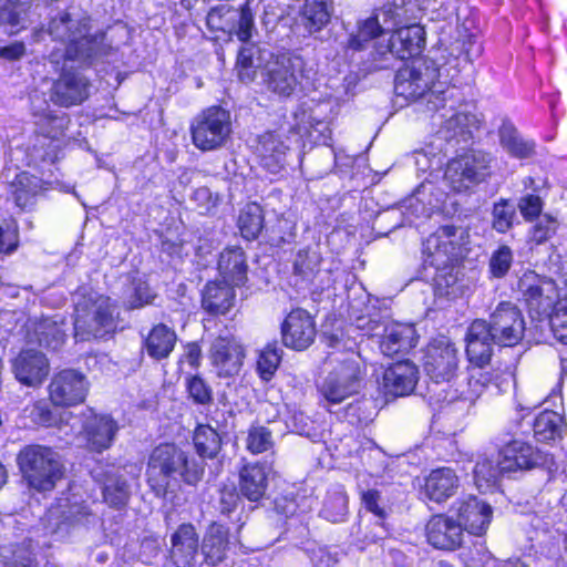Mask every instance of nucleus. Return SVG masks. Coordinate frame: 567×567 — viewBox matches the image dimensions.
<instances>
[{
	"label": "nucleus",
	"instance_id": "obj_8",
	"mask_svg": "<svg viewBox=\"0 0 567 567\" xmlns=\"http://www.w3.org/2000/svg\"><path fill=\"white\" fill-rule=\"evenodd\" d=\"M332 361H338L339 365L323 380L320 392L328 402L337 404L358 392L361 370L354 352L347 353L343 360L333 358Z\"/></svg>",
	"mask_w": 567,
	"mask_h": 567
},
{
	"label": "nucleus",
	"instance_id": "obj_23",
	"mask_svg": "<svg viewBox=\"0 0 567 567\" xmlns=\"http://www.w3.org/2000/svg\"><path fill=\"white\" fill-rule=\"evenodd\" d=\"M171 557L176 567H202L198 534L190 523L178 526L171 537Z\"/></svg>",
	"mask_w": 567,
	"mask_h": 567
},
{
	"label": "nucleus",
	"instance_id": "obj_45",
	"mask_svg": "<svg viewBox=\"0 0 567 567\" xmlns=\"http://www.w3.org/2000/svg\"><path fill=\"white\" fill-rule=\"evenodd\" d=\"M321 264L320 254L312 248L298 250L292 262V274L302 281H310L319 272Z\"/></svg>",
	"mask_w": 567,
	"mask_h": 567
},
{
	"label": "nucleus",
	"instance_id": "obj_10",
	"mask_svg": "<svg viewBox=\"0 0 567 567\" xmlns=\"http://www.w3.org/2000/svg\"><path fill=\"white\" fill-rule=\"evenodd\" d=\"M246 4L234 8L228 3L213 8L207 14V25L212 30L235 33L241 42H248L255 29L254 14Z\"/></svg>",
	"mask_w": 567,
	"mask_h": 567
},
{
	"label": "nucleus",
	"instance_id": "obj_14",
	"mask_svg": "<svg viewBox=\"0 0 567 567\" xmlns=\"http://www.w3.org/2000/svg\"><path fill=\"white\" fill-rule=\"evenodd\" d=\"M465 230L462 227L445 225L430 235L423 244L425 262L434 268L446 266L456 258V248L462 244Z\"/></svg>",
	"mask_w": 567,
	"mask_h": 567
},
{
	"label": "nucleus",
	"instance_id": "obj_44",
	"mask_svg": "<svg viewBox=\"0 0 567 567\" xmlns=\"http://www.w3.org/2000/svg\"><path fill=\"white\" fill-rule=\"evenodd\" d=\"M332 14L328 2H305L300 11V22L310 32L320 31L328 24Z\"/></svg>",
	"mask_w": 567,
	"mask_h": 567
},
{
	"label": "nucleus",
	"instance_id": "obj_51",
	"mask_svg": "<svg viewBox=\"0 0 567 567\" xmlns=\"http://www.w3.org/2000/svg\"><path fill=\"white\" fill-rule=\"evenodd\" d=\"M274 445L272 433L266 426L251 425L246 439V449L252 454H260Z\"/></svg>",
	"mask_w": 567,
	"mask_h": 567
},
{
	"label": "nucleus",
	"instance_id": "obj_64",
	"mask_svg": "<svg viewBox=\"0 0 567 567\" xmlns=\"http://www.w3.org/2000/svg\"><path fill=\"white\" fill-rule=\"evenodd\" d=\"M193 199L197 203L199 208L209 210L218 203V196L214 195L208 187H199L193 193Z\"/></svg>",
	"mask_w": 567,
	"mask_h": 567
},
{
	"label": "nucleus",
	"instance_id": "obj_6",
	"mask_svg": "<svg viewBox=\"0 0 567 567\" xmlns=\"http://www.w3.org/2000/svg\"><path fill=\"white\" fill-rule=\"evenodd\" d=\"M193 145L202 152L224 147L231 134V120L228 111L210 106L197 114L190 123Z\"/></svg>",
	"mask_w": 567,
	"mask_h": 567
},
{
	"label": "nucleus",
	"instance_id": "obj_43",
	"mask_svg": "<svg viewBox=\"0 0 567 567\" xmlns=\"http://www.w3.org/2000/svg\"><path fill=\"white\" fill-rule=\"evenodd\" d=\"M507 474L502 468V461L498 457L496 463L486 457H480L474 467V482L478 489L487 491L497 485L502 475Z\"/></svg>",
	"mask_w": 567,
	"mask_h": 567
},
{
	"label": "nucleus",
	"instance_id": "obj_37",
	"mask_svg": "<svg viewBox=\"0 0 567 567\" xmlns=\"http://www.w3.org/2000/svg\"><path fill=\"white\" fill-rule=\"evenodd\" d=\"M270 52L260 49L258 45L248 43L240 49L237 56V72L241 82L249 83L256 79L257 70L262 68Z\"/></svg>",
	"mask_w": 567,
	"mask_h": 567
},
{
	"label": "nucleus",
	"instance_id": "obj_47",
	"mask_svg": "<svg viewBox=\"0 0 567 567\" xmlns=\"http://www.w3.org/2000/svg\"><path fill=\"white\" fill-rule=\"evenodd\" d=\"M238 227L248 240L258 237L264 228V214L261 207L256 203L247 204L240 212L238 217Z\"/></svg>",
	"mask_w": 567,
	"mask_h": 567
},
{
	"label": "nucleus",
	"instance_id": "obj_22",
	"mask_svg": "<svg viewBox=\"0 0 567 567\" xmlns=\"http://www.w3.org/2000/svg\"><path fill=\"white\" fill-rule=\"evenodd\" d=\"M465 352L472 365L491 363L494 346L497 344L496 337L487 324V320H474L466 332Z\"/></svg>",
	"mask_w": 567,
	"mask_h": 567
},
{
	"label": "nucleus",
	"instance_id": "obj_31",
	"mask_svg": "<svg viewBox=\"0 0 567 567\" xmlns=\"http://www.w3.org/2000/svg\"><path fill=\"white\" fill-rule=\"evenodd\" d=\"M458 486L456 473L450 467H440L431 471L425 477L422 492L430 501L442 503L452 497Z\"/></svg>",
	"mask_w": 567,
	"mask_h": 567
},
{
	"label": "nucleus",
	"instance_id": "obj_54",
	"mask_svg": "<svg viewBox=\"0 0 567 567\" xmlns=\"http://www.w3.org/2000/svg\"><path fill=\"white\" fill-rule=\"evenodd\" d=\"M513 264L512 249L503 245L496 249L489 258V272L494 278H503L507 275Z\"/></svg>",
	"mask_w": 567,
	"mask_h": 567
},
{
	"label": "nucleus",
	"instance_id": "obj_24",
	"mask_svg": "<svg viewBox=\"0 0 567 567\" xmlns=\"http://www.w3.org/2000/svg\"><path fill=\"white\" fill-rule=\"evenodd\" d=\"M118 431V425L109 415H93L83 424L82 435L87 450L96 453L111 447Z\"/></svg>",
	"mask_w": 567,
	"mask_h": 567
},
{
	"label": "nucleus",
	"instance_id": "obj_38",
	"mask_svg": "<svg viewBox=\"0 0 567 567\" xmlns=\"http://www.w3.org/2000/svg\"><path fill=\"white\" fill-rule=\"evenodd\" d=\"M131 494V485L123 473L112 471L105 474L102 495L110 507L117 509L125 507Z\"/></svg>",
	"mask_w": 567,
	"mask_h": 567
},
{
	"label": "nucleus",
	"instance_id": "obj_42",
	"mask_svg": "<svg viewBox=\"0 0 567 567\" xmlns=\"http://www.w3.org/2000/svg\"><path fill=\"white\" fill-rule=\"evenodd\" d=\"M29 2H4L0 7V27L10 34L18 33L27 27Z\"/></svg>",
	"mask_w": 567,
	"mask_h": 567
},
{
	"label": "nucleus",
	"instance_id": "obj_20",
	"mask_svg": "<svg viewBox=\"0 0 567 567\" xmlns=\"http://www.w3.org/2000/svg\"><path fill=\"white\" fill-rule=\"evenodd\" d=\"M425 43V31L420 24H411L395 30L385 45L379 43L377 52L380 55L390 54L405 60L419 54Z\"/></svg>",
	"mask_w": 567,
	"mask_h": 567
},
{
	"label": "nucleus",
	"instance_id": "obj_16",
	"mask_svg": "<svg viewBox=\"0 0 567 567\" xmlns=\"http://www.w3.org/2000/svg\"><path fill=\"white\" fill-rule=\"evenodd\" d=\"M87 389L85 377L72 369L55 373L48 386L50 401L55 406H72L82 403Z\"/></svg>",
	"mask_w": 567,
	"mask_h": 567
},
{
	"label": "nucleus",
	"instance_id": "obj_30",
	"mask_svg": "<svg viewBox=\"0 0 567 567\" xmlns=\"http://www.w3.org/2000/svg\"><path fill=\"white\" fill-rule=\"evenodd\" d=\"M502 468L507 473L529 470L543 462V456L532 445L522 441H512L499 452Z\"/></svg>",
	"mask_w": 567,
	"mask_h": 567
},
{
	"label": "nucleus",
	"instance_id": "obj_17",
	"mask_svg": "<svg viewBox=\"0 0 567 567\" xmlns=\"http://www.w3.org/2000/svg\"><path fill=\"white\" fill-rule=\"evenodd\" d=\"M313 318L303 309L291 310L281 323V341L285 347L302 351L309 348L316 338Z\"/></svg>",
	"mask_w": 567,
	"mask_h": 567
},
{
	"label": "nucleus",
	"instance_id": "obj_60",
	"mask_svg": "<svg viewBox=\"0 0 567 567\" xmlns=\"http://www.w3.org/2000/svg\"><path fill=\"white\" fill-rule=\"evenodd\" d=\"M518 208L525 219L533 220L539 217L543 209V200L539 196L529 194L519 199Z\"/></svg>",
	"mask_w": 567,
	"mask_h": 567
},
{
	"label": "nucleus",
	"instance_id": "obj_5",
	"mask_svg": "<svg viewBox=\"0 0 567 567\" xmlns=\"http://www.w3.org/2000/svg\"><path fill=\"white\" fill-rule=\"evenodd\" d=\"M116 306L110 297L90 292L75 302L74 334L78 340L102 338L115 329Z\"/></svg>",
	"mask_w": 567,
	"mask_h": 567
},
{
	"label": "nucleus",
	"instance_id": "obj_50",
	"mask_svg": "<svg viewBox=\"0 0 567 567\" xmlns=\"http://www.w3.org/2000/svg\"><path fill=\"white\" fill-rule=\"evenodd\" d=\"M347 514L348 496L346 493L343 491L329 493L323 503L321 515L332 523H340L344 520Z\"/></svg>",
	"mask_w": 567,
	"mask_h": 567
},
{
	"label": "nucleus",
	"instance_id": "obj_32",
	"mask_svg": "<svg viewBox=\"0 0 567 567\" xmlns=\"http://www.w3.org/2000/svg\"><path fill=\"white\" fill-rule=\"evenodd\" d=\"M64 321L55 318H44L34 322L28 330V343H38L41 347L56 350L65 340Z\"/></svg>",
	"mask_w": 567,
	"mask_h": 567
},
{
	"label": "nucleus",
	"instance_id": "obj_9",
	"mask_svg": "<svg viewBox=\"0 0 567 567\" xmlns=\"http://www.w3.org/2000/svg\"><path fill=\"white\" fill-rule=\"evenodd\" d=\"M358 328L367 330L372 337H379L380 350L388 357L405 352L415 346V330L410 324L361 317L358 318Z\"/></svg>",
	"mask_w": 567,
	"mask_h": 567
},
{
	"label": "nucleus",
	"instance_id": "obj_57",
	"mask_svg": "<svg viewBox=\"0 0 567 567\" xmlns=\"http://www.w3.org/2000/svg\"><path fill=\"white\" fill-rule=\"evenodd\" d=\"M549 324L554 337L567 344V303L559 306L549 317Z\"/></svg>",
	"mask_w": 567,
	"mask_h": 567
},
{
	"label": "nucleus",
	"instance_id": "obj_21",
	"mask_svg": "<svg viewBox=\"0 0 567 567\" xmlns=\"http://www.w3.org/2000/svg\"><path fill=\"white\" fill-rule=\"evenodd\" d=\"M209 355L220 378L234 377L239 373L245 351L234 337H217L210 346Z\"/></svg>",
	"mask_w": 567,
	"mask_h": 567
},
{
	"label": "nucleus",
	"instance_id": "obj_28",
	"mask_svg": "<svg viewBox=\"0 0 567 567\" xmlns=\"http://www.w3.org/2000/svg\"><path fill=\"white\" fill-rule=\"evenodd\" d=\"M426 537L433 547L452 550L461 546L463 532L457 522L444 515H435L426 524Z\"/></svg>",
	"mask_w": 567,
	"mask_h": 567
},
{
	"label": "nucleus",
	"instance_id": "obj_48",
	"mask_svg": "<svg viewBox=\"0 0 567 567\" xmlns=\"http://www.w3.org/2000/svg\"><path fill=\"white\" fill-rule=\"evenodd\" d=\"M384 32L386 31L379 22V17L372 16L359 23L358 32L350 37L348 47L354 51H361L367 47V43Z\"/></svg>",
	"mask_w": 567,
	"mask_h": 567
},
{
	"label": "nucleus",
	"instance_id": "obj_35",
	"mask_svg": "<svg viewBox=\"0 0 567 567\" xmlns=\"http://www.w3.org/2000/svg\"><path fill=\"white\" fill-rule=\"evenodd\" d=\"M233 285L221 281L208 282L202 296V307L210 315H225L234 306Z\"/></svg>",
	"mask_w": 567,
	"mask_h": 567
},
{
	"label": "nucleus",
	"instance_id": "obj_29",
	"mask_svg": "<svg viewBox=\"0 0 567 567\" xmlns=\"http://www.w3.org/2000/svg\"><path fill=\"white\" fill-rule=\"evenodd\" d=\"M441 117H445V121L441 125L439 134L445 141H455L456 144L471 141L474 132L478 131L481 125V121L475 114L465 111H456L449 116L442 114Z\"/></svg>",
	"mask_w": 567,
	"mask_h": 567
},
{
	"label": "nucleus",
	"instance_id": "obj_13",
	"mask_svg": "<svg viewBox=\"0 0 567 567\" xmlns=\"http://www.w3.org/2000/svg\"><path fill=\"white\" fill-rule=\"evenodd\" d=\"M458 369V350L447 339H436L427 346L424 370L435 382H450Z\"/></svg>",
	"mask_w": 567,
	"mask_h": 567
},
{
	"label": "nucleus",
	"instance_id": "obj_2",
	"mask_svg": "<svg viewBox=\"0 0 567 567\" xmlns=\"http://www.w3.org/2000/svg\"><path fill=\"white\" fill-rule=\"evenodd\" d=\"M455 34V37L440 39V59L445 60L443 64H439L435 59L420 58L396 72L394 92L398 96L406 101L417 100L442 76L449 78L450 69H456L461 58L464 62L471 63L474 58L481 55L482 47L465 24L458 25Z\"/></svg>",
	"mask_w": 567,
	"mask_h": 567
},
{
	"label": "nucleus",
	"instance_id": "obj_34",
	"mask_svg": "<svg viewBox=\"0 0 567 567\" xmlns=\"http://www.w3.org/2000/svg\"><path fill=\"white\" fill-rule=\"evenodd\" d=\"M177 341L174 329L164 323L154 326L143 340V349L150 358L156 361L167 359Z\"/></svg>",
	"mask_w": 567,
	"mask_h": 567
},
{
	"label": "nucleus",
	"instance_id": "obj_15",
	"mask_svg": "<svg viewBox=\"0 0 567 567\" xmlns=\"http://www.w3.org/2000/svg\"><path fill=\"white\" fill-rule=\"evenodd\" d=\"M518 288L530 312L539 317L549 316L558 297L554 280L529 271L522 276Z\"/></svg>",
	"mask_w": 567,
	"mask_h": 567
},
{
	"label": "nucleus",
	"instance_id": "obj_55",
	"mask_svg": "<svg viewBox=\"0 0 567 567\" xmlns=\"http://www.w3.org/2000/svg\"><path fill=\"white\" fill-rule=\"evenodd\" d=\"M186 384L188 394L195 403L206 405L213 401V390L203 378L190 377Z\"/></svg>",
	"mask_w": 567,
	"mask_h": 567
},
{
	"label": "nucleus",
	"instance_id": "obj_3",
	"mask_svg": "<svg viewBox=\"0 0 567 567\" xmlns=\"http://www.w3.org/2000/svg\"><path fill=\"white\" fill-rule=\"evenodd\" d=\"M204 462L189 457L174 444H161L150 455L147 463V482L158 497L174 491L183 481L196 485L203 477Z\"/></svg>",
	"mask_w": 567,
	"mask_h": 567
},
{
	"label": "nucleus",
	"instance_id": "obj_19",
	"mask_svg": "<svg viewBox=\"0 0 567 567\" xmlns=\"http://www.w3.org/2000/svg\"><path fill=\"white\" fill-rule=\"evenodd\" d=\"M452 509L462 532L466 530L476 536L486 532L493 515L492 507L475 496L457 499Z\"/></svg>",
	"mask_w": 567,
	"mask_h": 567
},
{
	"label": "nucleus",
	"instance_id": "obj_49",
	"mask_svg": "<svg viewBox=\"0 0 567 567\" xmlns=\"http://www.w3.org/2000/svg\"><path fill=\"white\" fill-rule=\"evenodd\" d=\"M194 444L199 455L214 457L220 450L218 433L209 425H199L194 433Z\"/></svg>",
	"mask_w": 567,
	"mask_h": 567
},
{
	"label": "nucleus",
	"instance_id": "obj_58",
	"mask_svg": "<svg viewBox=\"0 0 567 567\" xmlns=\"http://www.w3.org/2000/svg\"><path fill=\"white\" fill-rule=\"evenodd\" d=\"M556 229L557 220L551 216L544 215L533 228L532 240L542 244L549 239L556 233Z\"/></svg>",
	"mask_w": 567,
	"mask_h": 567
},
{
	"label": "nucleus",
	"instance_id": "obj_46",
	"mask_svg": "<svg viewBox=\"0 0 567 567\" xmlns=\"http://www.w3.org/2000/svg\"><path fill=\"white\" fill-rule=\"evenodd\" d=\"M563 431V417L554 411L542 412L534 422V435L540 442L555 440L561 436Z\"/></svg>",
	"mask_w": 567,
	"mask_h": 567
},
{
	"label": "nucleus",
	"instance_id": "obj_40",
	"mask_svg": "<svg viewBox=\"0 0 567 567\" xmlns=\"http://www.w3.org/2000/svg\"><path fill=\"white\" fill-rule=\"evenodd\" d=\"M468 388L470 391L464 400L474 401L477 399L485 388L489 384L498 385L503 371L499 367L488 364L472 365L468 370Z\"/></svg>",
	"mask_w": 567,
	"mask_h": 567
},
{
	"label": "nucleus",
	"instance_id": "obj_53",
	"mask_svg": "<svg viewBox=\"0 0 567 567\" xmlns=\"http://www.w3.org/2000/svg\"><path fill=\"white\" fill-rule=\"evenodd\" d=\"M493 228L498 233H506L513 227L515 218V208L508 200H501L494 205L493 208Z\"/></svg>",
	"mask_w": 567,
	"mask_h": 567
},
{
	"label": "nucleus",
	"instance_id": "obj_33",
	"mask_svg": "<svg viewBox=\"0 0 567 567\" xmlns=\"http://www.w3.org/2000/svg\"><path fill=\"white\" fill-rule=\"evenodd\" d=\"M228 549L227 530L218 524H212L204 536L200 558L202 567L204 565L215 567L226 558Z\"/></svg>",
	"mask_w": 567,
	"mask_h": 567
},
{
	"label": "nucleus",
	"instance_id": "obj_1",
	"mask_svg": "<svg viewBox=\"0 0 567 567\" xmlns=\"http://www.w3.org/2000/svg\"><path fill=\"white\" fill-rule=\"evenodd\" d=\"M89 22L90 18L73 6L49 22V34L63 45L53 48L48 56L55 69L62 64L60 75L50 89V100L55 105L70 107L89 97V80L73 68H68V61L91 65L112 50V45L105 43V33L90 34Z\"/></svg>",
	"mask_w": 567,
	"mask_h": 567
},
{
	"label": "nucleus",
	"instance_id": "obj_11",
	"mask_svg": "<svg viewBox=\"0 0 567 567\" xmlns=\"http://www.w3.org/2000/svg\"><path fill=\"white\" fill-rule=\"evenodd\" d=\"M498 346H516L524 337L526 326L520 309L513 302H499L487 321Z\"/></svg>",
	"mask_w": 567,
	"mask_h": 567
},
{
	"label": "nucleus",
	"instance_id": "obj_4",
	"mask_svg": "<svg viewBox=\"0 0 567 567\" xmlns=\"http://www.w3.org/2000/svg\"><path fill=\"white\" fill-rule=\"evenodd\" d=\"M17 464L25 486L40 493L52 491L64 474L61 455L45 445H25L17 454Z\"/></svg>",
	"mask_w": 567,
	"mask_h": 567
},
{
	"label": "nucleus",
	"instance_id": "obj_52",
	"mask_svg": "<svg viewBox=\"0 0 567 567\" xmlns=\"http://www.w3.org/2000/svg\"><path fill=\"white\" fill-rule=\"evenodd\" d=\"M281 353L282 350L277 346L276 342L266 346L261 351L257 367L260 377L264 380H270L275 374L281 361Z\"/></svg>",
	"mask_w": 567,
	"mask_h": 567
},
{
	"label": "nucleus",
	"instance_id": "obj_56",
	"mask_svg": "<svg viewBox=\"0 0 567 567\" xmlns=\"http://www.w3.org/2000/svg\"><path fill=\"white\" fill-rule=\"evenodd\" d=\"M401 7L395 2H385L382 8L374 12V17H379V22L382 28L388 32L391 31L401 21Z\"/></svg>",
	"mask_w": 567,
	"mask_h": 567
},
{
	"label": "nucleus",
	"instance_id": "obj_25",
	"mask_svg": "<svg viewBox=\"0 0 567 567\" xmlns=\"http://www.w3.org/2000/svg\"><path fill=\"white\" fill-rule=\"evenodd\" d=\"M419 379V371L409 360L391 364L383 373V386L388 394L404 396L410 394Z\"/></svg>",
	"mask_w": 567,
	"mask_h": 567
},
{
	"label": "nucleus",
	"instance_id": "obj_7",
	"mask_svg": "<svg viewBox=\"0 0 567 567\" xmlns=\"http://www.w3.org/2000/svg\"><path fill=\"white\" fill-rule=\"evenodd\" d=\"M491 155L471 150L447 163L444 178L455 192H465L480 184L489 174Z\"/></svg>",
	"mask_w": 567,
	"mask_h": 567
},
{
	"label": "nucleus",
	"instance_id": "obj_41",
	"mask_svg": "<svg viewBox=\"0 0 567 567\" xmlns=\"http://www.w3.org/2000/svg\"><path fill=\"white\" fill-rule=\"evenodd\" d=\"M501 145L516 158H528L535 153V143L524 140L512 124L499 128Z\"/></svg>",
	"mask_w": 567,
	"mask_h": 567
},
{
	"label": "nucleus",
	"instance_id": "obj_26",
	"mask_svg": "<svg viewBox=\"0 0 567 567\" xmlns=\"http://www.w3.org/2000/svg\"><path fill=\"white\" fill-rule=\"evenodd\" d=\"M287 138L278 132H267L259 136L256 152L260 164L270 173L276 174L286 164V155L289 150Z\"/></svg>",
	"mask_w": 567,
	"mask_h": 567
},
{
	"label": "nucleus",
	"instance_id": "obj_12",
	"mask_svg": "<svg viewBox=\"0 0 567 567\" xmlns=\"http://www.w3.org/2000/svg\"><path fill=\"white\" fill-rule=\"evenodd\" d=\"M305 62L298 55H279L266 64L265 83L269 91L289 96L293 93L303 70Z\"/></svg>",
	"mask_w": 567,
	"mask_h": 567
},
{
	"label": "nucleus",
	"instance_id": "obj_39",
	"mask_svg": "<svg viewBox=\"0 0 567 567\" xmlns=\"http://www.w3.org/2000/svg\"><path fill=\"white\" fill-rule=\"evenodd\" d=\"M41 189V179L27 172L18 174L10 184V193L16 205L21 209L33 207Z\"/></svg>",
	"mask_w": 567,
	"mask_h": 567
},
{
	"label": "nucleus",
	"instance_id": "obj_61",
	"mask_svg": "<svg viewBox=\"0 0 567 567\" xmlns=\"http://www.w3.org/2000/svg\"><path fill=\"white\" fill-rule=\"evenodd\" d=\"M30 417L35 424L43 426H50L54 422L53 413L45 400H38L32 404Z\"/></svg>",
	"mask_w": 567,
	"mask_h": 567
},
{
	"label": "nucleus",
	"instance_id": "obj_62",
	"mask_svg": "<svg viewBox=\"0 0 567 567\" xmlns=\"http://www.w3.org/2000/svg\"><path fill=\"white\" fill-rule=\"evenodd\" d=\"M239 502V495L234 487H223L219 491L218 509L221 514L228 515Z\"/></svg>",
	"mask_w": 567,
	"mask_h": 567
},
{
	"label": "nucleus",
	"instance_id": "obj_36",
	"mask_svg": "<svg viewBox=\"0 0 567 567\" xmlns=\"http://www.w3.org/2000/svg\"><path fill=\"white\" fill-rule=\"evenodd\" d=\"M218 270L224 281L240 286L247 279V265L245 254L241 248H230L224 250L218 260Z\"/></svg>",
	"mask_w": 567,
	"mask_h": 567
},
{
	"label": "nucleus",
	"instance_id": "obj_18",
	"mask_svg": "<svg viewBox=\"0 0 567 567\" xmlns=\"http://www.w3.org/2000/svg\"><path fill=\"white\" fill-rule=\"evenodd\" d=\"M14 378L29 388L40 386L50 373L48 358L41 351L23 349L11 363Z\"/></svg>",
	"mask_w": 567,
	"mask_h": 567
},
{
	"label": "nucleus",
	"instance_id": "obj_59",
	"mask_svg": "<svg viewBox=\"0 0 567 567\" xmlns=\"http://www.w3.org/2000/svg\"><path fill=\"white\" fill-rule=\"evenodd\" d=\"M155 293L151 290L150 286L144 281H137L134 285V292L128 300L131 309L142 308L153 302Z\"/></svg>",
	"mask_w": 567,
	"mask_h": 567
},
{
	"label": "nucleus",
	"instance_id": "obj_63",
	"mask_svg": "<svg viewBox=\"0 0 567 567\" xmlns=\"http://www.w3.org/2000/svg\"><path fill=\"white\" fill-rule=\"evenodd\" d=\"M380 493L375 489H368L365 492H362L361 501L364 505V507L373 513L379 518L385 517V511L383 507L380 506Z\"/></svg>",
	"mask_w": 567,
	"mask_h": 567
},
{
	"label": "nucleus",
	"instance_id": "obj_27",
	"mask_svg": "<svg viewBox=\"0 0 567 567\" xmlns=\"http://www.w3.org/2000/svg\"><path fill=\"white\" fill-rule=\"evenodd\" d=\"M271 467L267 463L251 462L239 471V492L250 502L260 501L268 488V475Z\"/></svg>",
	"mask_w": 567,
	"mask_h": 567
}]
</instances>
